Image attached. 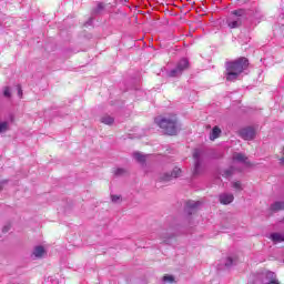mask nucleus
Returning a JSON list of instances; mask_svg holds the SVG:
<instances>
[{"label":"nucleus","instance_id":"f257e3e1","mask_svg":"<svg viewBox=\"0 0 284 284\" xmlns=\"http://www.w3.org/2000/svg\"><path fill=\"white\" fill-rule=\"evenodd\" d=\"M154 122L169 136H176V134H179V130H181L176 114L159 115L155 118Z\"/></svg>","mask_w":284,"mask_h":284},{"label":"nucleus","instance_id":"f03ea898","mask_svg":"<svg viewBox=\"0 0 284 284\" xmlns=\"http://www.w3.org/2000/svg\"><path fill=\"white\" fill-rule=\"evenodd\" d=\"M250 62L246 58H239L226 64V81H236L244 70H247Z\"/></svg>","mask_w":284,"mask_h":284},{"label":"nucleus","instance_id":"7ed1b4c3","mask_svg":"<svg viewBox=\"0 0 284 284\" xmlns=\"http://www.w3.org/2000/svg\"><path fill=\"white\" fill-rule=\"evenodd\" d=\"M244 19H247V11L245 9H237L231 12V16L226 20V23L229 28L234 30L243 26Z\"/></svg>","mask_w":284,"mask_h":284},{"label":"nucleus","instance_id":"20e7f679","mask_svg":"<svg viewBox=\"0 0 284 284\" xmlns=\"http://www.w3.org/2000/svg\"><path fill=\"white\" fill-rule=\"evenodd\" d=\"M187 68H190V61H187V59H182L178 62L174 69L168 72V77H181V74H183Z\"/></svg>","mask_w":284,"mask_h":284},{"label":"nucleus","instance_id":"39448f33","mask_svg":"<svg viewBox=\"0 0 284 284\" xmlns=\"http://www.w3.org/2000/svg\"><path fill=\"white\" fill-rule=\"evenodd\" d=\"M240 136L244 141H254V139H256V131L254 128L248 126L240 131Z\"/></svg>","mask_w":284,"mask_h":284},{"label":"nucleus","instance_id":"423d86ee","mask_svg":"<svg viewBox=\"0 0 284 284\" xmlns=\"http://www.w3.org/2000/svg\"><path fill=\"white\" fill-rule=\"evenodd\" d=\"M181 176V169L174 168L171 173H164L160 175L159 180L162 183H168V181H172V179H179Z\"/></svg>","mask_w":284,"mask_h":284},{"label":"nucleus","instance_id":"0eeeda50","mask_svg":"<svg viewBox=\"0 0 284 284\" xmlns=\"http://www.w3.org/2000/svg\"><path fill=\"white\" fill-rule=\"evenodd\" d=\"M199 205H201V202L187 201L186 207H185L186 214H189V215L194 214V212H196V210H199Z\"/></svg>","mask_w":284,"mask_h":284},{"label":"nucleus","instance_id":"6e6552de","mask_svg":"<svg viewBox=\"0 0 284 284\" xmlns=\"http://www.w3.org/2000/svg\"><path fill=\"white\" fill-rule=\"evenodd\" d=\"M219 200H220V203H222V205H230V203L234 201V194L222 193L220 194Z\"/></svg>","mask_w":284,"mask_h":284},{"label":"nucleus","instance_id":"1a4fd4ad","mask_svg":"<svg viewBox=\"0 0 284 284\" xmlns=\"http://www.w3.org/2000/svg\"><path fill=\"white\" fill-rule=\"evenodd\" d=\"M193 159L195 161V173H196V172H199V169L201 168V151L199 149L194 150Z\"/></svg>","mask_w":284,"mask_h":284},{"label":"nucleus","instance_id":"9d476101","mask_svg":"<svg viewBox=\"0 0 284 284\" xmlns=\"http://www.w3.org/2000/svg\"><path fill=\"white\" fill-rule=\"evenodd\" d=\"M45 254V248L43 246H36L33 250V255L36 258H43Z\"/></svg>","mask_w":284,"mask_h":284},{"label":"nucleus","instance_id":"9b49d317","mask_svg":"<svg viewBox=\"0 0 284 284\" xmlns=\"http://www.w3.org/2000/svg\"><path fill=\"white\" fill-rule=\"evenodd\" d=\"M10 130V121L4 120L1 121L0 120V134H6V132H9Z\"/></svg>","mask_w":284,"mask_h":284},{"label":"nucleus","instance_id":"f8f14e48","mask_svg":"<svg viewBox=\"0 0 284 284\" xmlns=\"http://www.w3.org/2000/svg\"><path fill=\"white\" fill-rule=\"evenodd\" d=\"M233 161H237V163H245L247 164V156L243 153H234Z\"/></svg>","mask_w":284,"mask_h":284},{"label":"nucleus","instance_id":"ddd939ff","mask_svg":"<svg viewBox=\"0 0 284 284\" xmlns=\"http://www.w3.org/2000/svg\"><path fill=\"white\" fill-rule=\"evenodd\" d=\"M219 136H221V128L214 126L210 134V139H211V141H216V139H219Z\"/></svg>","mask_w":284,"mask_h":284},{"label":"nucleus","instance_id":"4468645a","mask_svg":"<svg viewBox=\"0 0 284 284\" xmlns=\"http://www.w3.org/2000/svg\"><path fill=\"white\" fill-rule=\"evenodd\" d=\"M133 159H135V161H138V163H145L148 155H145L141 152H134Z\"/></svg>","mask_w":284,"mask_h":284},{"label":"nucleus","instance_id":"2eb2a0df","mask_svg":"<svg viewBox=\"0 0 284 284\" xmlns=\"http://www.w3.org/2000/svg\"><path fill=\"white\" fill-rule=\"evenodd\" d=\"M271 240L273 241V243H283L284 234L273 233V234H271Z\"/></svg>","mask_w":284,"mask_h":284},{"label":"nucleus","instance_id":"dca6fc26","mask_svg":"<svg viewBox=\"0 0 284 284\" xmlns=\"http://www.w3.org/2000/svg\"><path fill=\"white\" fill-rule=\"evenodd\" d=\"M160 239H161L162 243H170V240L174 239V235L170 234L168 232H162V233H160Z\"/></svg>","mask_w":284,"mask_h":284},{"label":"nucleus","instance_id":"f3484780","mask_svg":"<svg viewBox=\"0 0 284 284\" xmlns=\"http://www.w3.org/2000/svg\"><path fill=\"white\" fill-rule=\"evenodd\" d=\"M272 212H278L281 210H284V203L283 202H275L271 205Z\"/></svg>","mask_w":284,"mask_h":284},{"label":"nucleus","instance_id":"a211bd4d","mask_svg":"<svg viewBox=\"0 0 284 284\" xmlns=\"http://www.w3.org/2000/svg\"><path fill=\"white\" fill-rule=\"evenodd\" d=\"M101 123H104V125H112V123H114V118L110 115H103L101 118Z\"/></svg>","mask_w":284,"mask_h":284},{"label":"nucleus","instance_id":"6ab92c4d","mask_svg":"<svg viewBox=\"0 0 284 284\" xmlns=\"http://www.w3.org/2000/svg\"><path fill=\"white\" fill-rule=\"evenodd\" d=\"M235 261L236 260H234L232 257H227L225 263H224L225 267H232V265H235Z\"/></svg>","mask_w":284,"mask_h":284},{"label":"nucleus","instance_id":"aec40b11","mask_svg":"<svg viewBox=\"0 0 284 284\" xmlns=\"http://www.w3.org/2000/svg\"><path fill=\"white\" fill-rule=\"evenodd\" d=\"M3 97H6V99H10V97H12V92L10 91V87H4Z\"/></svg>","mask_w":284,"mask_h":284},{"label":"nucleus","instance_id":"412c9836","mask_svg":"<svg viewBox=\"0 0 284 284\" xmlns=\"http://www.w3.org/2000/svg\"><path fill=\"white\" fill-rule=\"evenodd\" d=\"M232 187H234V190H237L239 192L243 191V185L240 181L233 182Z\"/></svg>","mask_w":284,"mask_h":284},{"label":"nucleus","instance_id":"4be33fe9","mask_svg":"<svg viewBox=\"0 0 284 284\" xmlns=\"http://www.w3.org/2000/svg\"><path fill=\"white\" fill-rule=\"evenodd\" d=\"M233 172H234V169L231 168L229 170L223 171L222 176H225L227 179L229 176H232Z\"/></svg>","mask_w":284,"mask_h":284},{"label":"nucleus","instance_id":"5701e85b","mask_svg":"<svg viewBox=\"0 0 284 284\" xmlns=\"http://www.w3.org/2000/svg\"><path fill=\"white\" fill-rule=\"evenodd\" d=\"M164 283H174V276L172 275H164L163 276Z\"/></svg>","mask_w":284,"mask_h":284},{"label":"nucleus","instance_id":"b1692460","mask_svg":"<svg viewBox=\"0 0 284 284\" xmlns=\"http://www.w3.org/2000/svg\"><path fill=\"white\" fill-rule=\"evenodd\" d=\"M111 201H112V203H119V201H121V196H119V195H111Z\"/></svg>","mask_w":284,"mask_h":284},{"label":"nucleus","instance_id":"393cba45","mask_svg":"<svg viewBox=\"0 0 284 284\" xmlns=\"http://www.w3.org/2000/svg\"><path fill=\"white\" fill-rule=\"evenodd\" d=\"M123 173H125V170H123V169H118V170L115 171V175H116V176H121V174H123Z\"/></svg>","mask_w":284,"mask_h":284},{"label":"nucleus","instance_id":"a878e982","mask_svg":"<svg viewBox=\"0 0 284 284\" xmlns=\"http://www.w3.org/2000/svg\"><path fill=\"white\" fill-rule=\"evenodd\" d=\"M103 8H104L103 3H99L95 9V12H101V10H103Z\"/></svg>","mask_w":284,"mask_h":284},{"label":"nucleus","instance_id":"bb28decb","mask_svg":"<svg viewBox=\"0 0 284 284\" xmlns=\"http://www.w3.org/2000/svg\"><path fill=\"white\" fill-rule=\"evenodd\" d=\"M18 97H23V90H21V85H18Z\"/></svg>","mask_w":284,"mask_h":284},{"label":"nucleus","instance_id":"cd10ccee","mask_svg":"<svg viewBox=\"0 0 284 284\" xmlns=\"http://www.w3.org/2000/svg\"><path fill=\"white\" fill-rule=\"evenodd\" d=\"M2 232H10V226H4V227L2 229Z\"/></svg>","mask_w":284,"mask_h":284},{"label":"nucleus","instance_id":"c85d7f7f","mask_svg":"<svg viewBox=\"0 0 284 284\" xmlns=\"http://www.w3.org/2000/svg\"><path fill=\"white\" fill-rule=\"evenodd\" d=\"M282 165H284V156L280 160Z\"/></svg>","mask_w":284,"mask_h":284},{"label":"nucleus","instance_id":"c756f323","mask_svg":"<svg viewBox=\"0 0 284 284\" xmlns=\"http://www.w3.org/2000/svg\"><path fill=\"white\" fill-rule=\"evenodd\" d=\"M1 190H2V186H1V184H0V192H1Z\"/></svg>","mask_w":284,"mask_h":284}]
</instances>
